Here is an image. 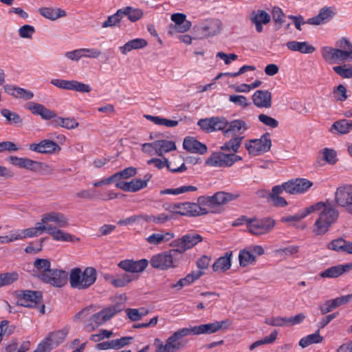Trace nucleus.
Wrapping results in <instances>:
<instances>
[{
	"mask_svg": "<svg viewBox=\"0 0 352 352\" xmlns=\"http://www.w3.org/2000/svg\"><path fill=\"white\" fill-rule=\"evenodd\" d=\"M239 197L238 194H232L224 191H219L212 196H200L197 201L202 207L208 206L214 208L216 206L226 204L229 201L234 200Z\"/></svg>",
	"mask_w": 352,
	"mask_h": 352,
	"instance_id": "5",
	"label": "nucleus"
},
{
	"mask_svg": "<svg viewBox=\"0 0 352 352\" xmlns=\"http://www.w3.org/2000/svg\"><path fill=\"white\" fill-rule=\"evenodd\" d=\"M275 225V220L270 217L252 218L248 221V230L254 235H262L271 232Z\"/></svg>",
	"mask_w": 352,
	"mask_h": 352,
	"instance_id": "8",
	"label": "nucleus"
},
{
	"mask_svg": "<svg viewBox=\"0 0 352 352\" xmlns=\"http://www.w3.org/2000/svg\"><path fill=\"white\" fill-rule=\"evenodd\" d=\"M148 45L147 41L144 38H135L128 41L120 47L123 54H126L133 50H139L145 47Z\"/></svg>",
	"mask_w": 352,
	"mask_h": 352,
	"instance_id": "37",
	"label": "nucleus"
},
{
	"mask_svg": "<svg viewBox=\"0 0 352 352\" xmlns=\"http://www.w3.org/2000/svg\"><path fill=\"white\" fill-rule=\"evenodd\" d=\"M71 87V90L80 93H89L91 91V88L89 85L77 80H72Z\"/></svg>",
	"mask_w": 352,
	"mask_h": 352,
	"instance_id": "62",
	"label": "nucleus"
},
{
	"mask_svg": "<svg viewBox=\"0 0 352 352\" xmlns=\"http://www.w3.org/2000/svg\"><path fill=\"white\" fill-rule=\"evenodd\" d=\"M204 274V272L201 271H193L184 278H181L180 280L182 282L184 287L190 285L196 280L199 279Z\"/></svg>",
	"mask_w": 352,
	"mask_h": 352,
	"instance_id": "57",
	"label": "nucleus"
},
{
	"mask_svg": "<svg viewBox=\"0 0 352 352\" xmlns=\"http://www.w3.org/2000/svg\"><path fill=\"white\" fill-rule=\"evenodd\" d=\"M53 239L56 241H72L73 236L69 233L65 232L63 230L58 229L56 226H52V230L48 232Z\"/></svg>",
	"mask_w": 352,
	"mask_h": 352,
	"instance_id": "44",
	"label": "nucleus"
},
{
	"mask_svg": "<svg viewBox=\"0 0 352 352\" xmlns=\"http://www.w3.org/2000/svg\"><path fill=\"white\" fill-rule=\"evenodd\" d=\"M126 298L120 296V301L115 305L102 309L90 316L89 320L85 321V329L91 332L94 331L99 326L103 324L110 320L116 314L122 311L125 308Z\"/></svg>",
	"mask_w": 352,
	"mask_h": 352,
	"instance_id": "2",
	"label": "nucleus"
},
{
	"mask_svg": "<svg viewBox=\"0 0 352 352\" xmlns=\"http://www.w3.org/2000/svg\"><path fill=\"white\" fill-rule=\"evenodd\" d=\"M272 141L270 133H264L259 139L247 140L245 147L249 153L252 155H258L270 150Z\"/></svg>",
	"mask_w": 352,
	"mask_h": 352,
	"instance_id": "7",
	"label": "nucleus"
},
{
	"mask_svg": "<svg viewBox=\"0 0 352 352\" xmlns=\"http://www.w3.org/2000/svg\"><path fill=\"white\" fill-rule=\"evenodd\" d=\"M212 131H225L228 124V121L223 117H212Z\"/></svg>",
	"mask_w": 352,
	"mask_h": 352,
	"instance_id": "56",
	"label": "nucleus"
},
{
	"mask_svg": "<svg viewBox=\"0 0 352 352\" xmlns=\"http://www.w3.org/2000/svg\"><path fill=\"white\" fill-rule=\"evenodd\" d=\"M34 32V28L30 25H24L19 29V34L23 38H31Z\"/></svg>",
	"mask_w": 352,
	"mask_h": 352,
	"instance_id": "63",
	"label": "nucleus"
},
{
	"mask_svg": "<svg viewBox=\"0 0 352 352\" xmlns=\"http://www.w3.org/2000/svg\"><path fill=\"white\" fill-rule=\"evenodd\" d=\"M29 149L38 153L53 154L61 150V147L54 141L45 139L38 143L29 145Z\"/></svg>",
	"mask_w": 352,
	"mask_h": 352,
	"instance_id": "18",
	"label": "nucleus"
},
{
	"mask_svg": "<svg viewBox=\"0 0 352 352\" xmlns=\"http://www.w3.org/2000/svg\"><path fill=\"white\" fill-rule=\"evenodd\" d=\"M183 147L187 151L192 153L202 155L207 151V146L193 137L185 138L183 142Z\"/></svg>",
	"mask_w": 352,
	"mask_h": 352,
	"instance_id": "25",
	"label": "nucleus"
},
{
	"mask_svg": "<svg viewBox=\"0 0 352 352\" xmlns=\"http://www.w3.org/2000/svg\"><path fill=\"white\" fill-rule=\"evenodd\" d=\"M352 130V122L346 119H342L333 122L330 131L340 135L347 134Z\"/></svg>",
	"mask_w": 352,
	"mask_h": 352,
	"instance_id": "33",
	"label": "nucleus"
},
{
	"mask_svg": "<svg viewBox=\"0 0 352 352\" xmlns=\"http://www.w3.org/2000/svg\"><path fill=\"white\" fill-rule=\"evenodd\" d=\"M170 246L173 247V249L169 251L177 260L179 259L178 256H182V254L186 251V248L184 245L182 237L173 241L170 243Z\"/></svg>",
	"mask_w": 352,
	"mask_h": 352,
	"instance_id": "45",
	"label": "nucleus"
},
{
	"mask_svg": "<svg viewBox=\"0 0 352 352\" xmlns=\"http://www.w3.org/2000/svg\"><path fill=\"white\" fill-rule=\"evenodd\" d=\"M239 260L240 265L245 267L255 261V256L251 251L243 249L239 252Z\"/></svg>",
	"mask_w": 352,
	"mask_h": 352,
	"instance_id": "51",
	"label": "nucleus"
},
{
	"mask_svg": "<svg viewBox=\"0 0 352 352\" xmlns=\"http://www.w3.org/2000/svg\"><path fill=\"white\" fill-rule=\"evenodd\" d=\"M322 209L323 210L313 226V232L316 236L324 235L329 231L331 226L337 221L339 217L338 210L330 203L323 201H319L302 210L306 217L313 212Z\"/></svg>",
	"mask_w": 352,
	"mask_h": 352,
	"instance_id": "1",
	"label": "nucleus"
},
{
	"mask_svg": "<svg viewBox=\"0 0 352 352\" xmlns=\"http://www.w3.org/2000/svg\"><path fill=\"white\" fill-rule=\"evenodd\" d=\"M223 29V23L218 19H207L203 21L197 30L203 38H209L219 34Z\"/></svg>",
	"mask_w": 352,
	"mask_h": 352,
	"instance_id": "15",
	"label": "nucleus"
},
{
	"mask_svg": "<svg viewBox=\"0 0 352 352\" xmlns=\"http://www.w3.org/2000/svg\"><path fill=\"white\" fill-rule=\"evenodd\" d=\"M321 53L322 58L330 63H336L338 60H352V51H344L338 48L323 47Z\"/></svg>",
	"mask_w": 352,
	"mask_h": 352,
	"instance_id": "14",
	"label": "nucleus"
},
{
	"mask_svg": "<svg viewBox=\"0 0 352 352\" xmlns=\"http://www.w3.org/2000/svg\"><path fill=\"white\" fill-rule=\"evenodd\" d=\"M17 298L16 305L33 308L42 302L43 294L41 291L18 290L14 292Z\"/></svg>",
	"mask_w": 352,
	"mask_h": 352,
	"instance_id": "6",
	"label": "nucleus"
},
{
	"mask_svg": "<svg viewBox=\"0 0 352 352\" xmlns=\"http://www.w3.org/2000/svg\"><path fill=\"white\" fill-rule=\"evenodd\" d=\"M147 164H154V166L158 169H162L166 166L170 172L173 173L183 172L187 169V167L184 163H183L180 166H178L177 168H172L170 163L166 157H164V161L159 158H152L147 161Z\"/></svg>",
	"mask_w": 352,
	"mask_h": 352,
	"instance_id": "31",
	"label": "nucleus"
},
{
	"mask_svg": "<svg viewBox=\"0 0 352 352\" xmlns=\"http://www.w3.org/2000/svg\"><path fill=\"white\" fill-rule=\"evenodd\" d=\"M241 129H243V131L248 129L245 122L242 120H234L230 122H228L226 129L223 131V134L228 137L230 135H234L236 136L237 133H241L240 132Z\"/></svg>",
	"mask_w": 352,
	"mask_h": 352,
	"instance_id": "35",
	"label": "nucleus"
},
{
	"mask_svg": "<svg viewBox=\"0 0 352 352\" xmlns=\"http://www.w3.org/2000/svg\"><path fill=\"white\" fill-rule=\"evenodd\" d=\"M322 340L323 337L320 335V329H318L314 333L301 338L299 342V345L302 348H305L312 344L320 343Z\"/></svg>",
	"mask_w": 352,
	"mask_h": 352,
	"instance_id": "41",
	"label": "nucleus"
},
{
	"mask_svg": "<svg viewBox=\"0 0 352 352\" xmlns=\"http://www.w3.org/2000/svg\"><path fill=\"white\" fill-rule=\"evenodd\" d=\"M336 13L329 7H324L320 9L319 13L307 20V24L313 25H319L323 23H328L333 16Z\"/></svg>",
	"mask_w": 352,
	"mask_h": 352,
	"instance_id": "23",
	"label": "nucleus"
},
{
	"mask_svg": "<svg viewBox=\"0 0 352 352\" xmlns=\"http://www.w3.org/2000/svg\"><path fill=\"white\" fill-rule=\"evenodd\" d=\"M38 12L43 16L52 21L66 16V12L60 8L43 7L38 9Z\"/></svg>",
	"mask_w": 352,
	"mask_h": 352,
	"instance_id": "36",
	"label": "nucleus"
},
{
	"mask_svg": "<svg viewBox=\"0 0 352 352\" xmlns=\"http://www.w3.org/2000/svg\"><path fill=\"white\" fill-rule=\"evenodd\" d=\"M1 113L10 124L19 125L23 124L22 118L15 112L11 111L8 109H3L1 111Z\"/></svg>",
	"mask_w": 352,
	"mask_h": 352,
	"instance_id": "49",
	"label": "nucleus"
},
{
	"mask_svg": "<svg viewBox=\"0 0 352 352\" xmlns=\"http://www.w3.org/2000/svg\"><path fill=\"white\" fill-rule=\"evenodd\" d=\"M232 252H227L225 254L217 258L212 265V270L214 272H226L231 267V256Z\"/></svg>",
	"mask_w": 352,
	"mask_h": 352,
	"instance_id": "32",
	"label": "nucleus"
},
{
	"mask_svg": "<svg viewBox=\"0 0 352 352\" xmlns=\"http://www.w3.org/2000/svg\"><path fill=\"white\" fill-rule=\"evenodd\" d=\"M154 149L156 154L162 157L164 153H168L176 149V144L173 141L168 140H157L153 142Z\"/></svg>",
	"mask_w": 352,
	"mask_h": 352,
	"instance_id": "34",
	"label": "nucleus"
},
{
	"mask_svg": "<svg viewBox=\"0 0 352 352\" xmlns=\"http://www.w3.org/2000/svg\"><path fill=\"white\" fill-rule=\"evenodd\" d=\"M188 336H189L188 328H182L174 332L166 340V344H163L159 338H155L154 341L155 352H177L187 344L188 341L182 338Z\"/></svg>",
	"mask_w": 352,
	"mask_h": 352,
	"instance_id": "4",
	"label": "nucleus"
},
{
	"mask_svg": "<svg viewBox=\"0 0 352 352\" xmlns=\"http://www.w3.org/2000/svg\"><path fill=\"white\" fill-rule=\"evenodd\" d=\"M132 340L133 338L131 336L122 337L119 339L100 342L96 345V349L98 350H118L129 344Z\"/></svg>",
	"mask_w": 352,
	"mask_h": 352,
	"instance_id": "22",
	"label": "nucleus"
},
{
	"mask_svg": "<svg viewBox=\"0 0 352 352\" xmlns=\"http://www.w3.org/2000/svg\"><path fill=\"white\" fill-rule=\"evenodd\" d=\"M252 100L255 106L259 108L272 107V94L267 90H257L252 95Z\"/></svg>",
	"mask_w": 352,
	"mask_h": 352,
	"instance_id": "24",
	"label": "nucleus"
},
{
	"mask_svg": "<svg viewBox=\"0 0 352 352\" xmlns=\"http://www.w3.org/2000/svg\"><path fill=\"white\" fill-rule=\"evenodd\" d=\"M352 270V263H348L344 265H337L330 267L320 273V276L323 278H336L343 274L349 272Z\"/></svg>",
	"mask_w": 352,
	"mask_h": 352,
	"instance_id": "21",
	"label": "nucleus"
},
{
	"mask_svg": "<svg viewBox=\"0 0 352 352\" xmlns=\"http://www.w3.org/2000/svg\"><path fill=\"white\" fill-rule=\"evenodd\" d=\"M34 267L38 272L37 275L49 273L52 270L51 263L46 258H36L34 262Z\"/></svg>",
	"mask_w": 352,
	"mask_h": 352,
	"instance_id": "43",
	"label": "nucleus"
},
{
	"mask_svg": "<svg viewBox=\"0 0 352 352\" xmlns=\"http://www.w3.org/2000/svg\"><path fill=\"white\" fill-rule=\"evenodd\" d=\"M346 241L342 238H338L332 240L327 244V248L336 252H345Z\"/></svg>",
	"mask_w": 352,
	"mask_h": 352,
	"instance_id": "54",
	"label": "nucleus"
},
{
	"mask_svg": "<svg viewBox=\"0 0 352 352\" xmlns=\"http://www.w3.org/2000/svg\"><path fill=\"white\" fill-rule=\"evenodd\" d=\"M288 193L291 195L300 194L306 192L313 186V183L307 179L297 178L286 182Z\"/></svg>",
	"mask_w": 352,
	"mask_h": 352,
	"instance_id": "20",
	"label": "nucleus"
},
{
	"mask_svg": "<svg viewBox=\"0 0 352 352\" xmlns=\"http://www.w3.org/2000/svg\"><path fill=\"white\" fill-rule=\"evenodd\" d=\"M286 46L290 51L298 52L302 54H312L316 50V48L307 41H290L286 43Z\"/></svg>",
	"mask_w": 352,
	"mask_h": 352,
	"instance_id": "30",
	"label": "nucleus"
},
{
	"mask_svg": "<svg viewBox=\"0 0 352 352\" xmlns=\"http://www.w3.org/2000/svg\"><path fill=\"white\" fill-rule=\"evenodd\" d=\"M16 233L19 237V240H22L26 238L35 237L39 235L34 227L24 230H17Z\"/></svg>",
	"mask_w": 352,
	"mask_h": 352,
	"instance_id": "60",
	"label": "nucleus"
},
{
	"mask_svg": "<svg viewBox=\"0 0 352 352\" xmlns=\"http://www.w3.org/2000/svg\"><path fill=\"white\" fill-rule=\"evenodd\" d=\"M241 160V157L234 153L226 154L221 152H215L212 153L206 160V164L212 167H228Z\"/></svg>",
	"mask_w": 352,
	"mask_h": 352,
	"instance_id": "9",
	"label": "nucleus"
},
{
	"mask_svg": "<svg viewBox=\"0 0 352 352\" xmlns=\"http://www.w3.org/2000/svg\"><path fill=\"white\" fill-rule=\"evenodd\" d=\"M183 242L186 250L192 248L199 242L202 241L203 237L199 234H186L182 236Z\"/></svg>",
	"mask_w": 352,
	"mask_h": 352,
	"instance_id": "42",
	"label": "nucleus"
},
{
	"mask_svg": "<svg viewBox=\"0 0 352 352\" xmlns=\"http://www.w3.org/2000/svg\"><path fill=\"white\" fill-rule=\"evenodd\" d=\"M210 211L197 203L182 202L176 204V214L198 217L208 214Z\"/></svg>",
	"mask_w": 352,
	"mask_h": 352,
	"instance_id": "10",
	"label": "nucleus"
},
{
	"mask_svg": "<svg viewBox=\"0 0 352 352\" xmlns=\"http://www.w3.org/2000/svg\"><path fill=\"white\" fill-rule=\"evenodd\" d=\"M97 278L96 270L87 267L83 271L79 267L72 269L69 273V284L71 287L79 290L88 289L94 284Z\"/></svg>",
	"mask_w": 352,
	"mask_h": 352,
	"instance_id": "3",
	"label": "nucleus"
},
{
	"mask_svg": "<svg viewBox=\"0 0 352 352\" xmlns=\"http://www.w3.org/2000/svg\"><path fill=\"white\" fill-rule=\"evenodd\" d=\"M51 344V342L46 337L38 344L34 352H50L54 349Z\"/></svg>",
	"mask_w": 352,
	"mask_h": 352,
	"instance_id": "64",
	"label": "nucleus"
},
{
	"mask_svg": "<svg viewBox=\"0 0 352 352\" xmlns=\"http://www.w3.org/2000/svg\"><path fill=\"white\" fill-rule=\"evenodd\" d=\"M336 204L344 208L346 212L352 215V185H344L338 187L335 192Z\"/></svg>",
	"mask_w": 352,
	"mask_h": 352,
	"instance_id": "12",
	"label": "nucleus"
},
{
	"mask_svg": "<svg viewBox=\"0 0 352 352\" xmlns=\"http://www.w3.org/2000/svg\"><path fill=\"white\" fill-rule=\"evenodd\" d=\"M122 18L123 16L121 9H119L114 14L109 16L107 20L102 23V27L103 28H107L109 27L119 26Z\"/></svg>",
	"mask_w": 352,
	"mask_h": 352,
	"instance_id": "52",
	"label": "nucleus"
},
{
	"mask_svg": "<svg viewBox=\"0 0 352 352\" xmlns=\"http://www.w3.org/2000/svg\"><path fill=\"white\" fill-rule=\"evenodd\" d=\"M145 118L154 122L155 124L157 125H164L167 127H174L178 125L179 122L177 120H171L164 118H160L159 116H149L146 115L144 116Z\"/></svg>",
	"mask_w": 352,
	"mask_h": 352,
	"instance_id": "47",
	"label": "nucleus"
},
{
	"mask_svg": "<svg viewBox=\"0 0 352 352\" xmlns=\"http://www.w3.org/2000/svg\"><path fill=\"white\" fill-rule=\"evenodd\" d=\"M323 159L329 164H335L337 161V153L333 149L325 148L322 150Z\"/></svg>",
	"mask_w": 352,
	"mask_h": 352,
	"instance_id": "59",
	"label": "nucleus"
},
{
	"mask_svg": "<svg viewBox=\"0 0 352 352\" xmlns=\"http://www.w3.org/2000/svg\"><path fill=\"white\" fill-rule=\"evenodd\" d=\"M270 19V15L266 11L262 10H258L257 12L253 11L250 15V21L255 25L258 32L263 31L262 24H267Z\"/></svg>",
	"mask_w": 352,
	"mask_h": 352,
	"instance_id": "27",
	"label": "nucleus"
},
{
	"mask_svg": "<svg viewBox=\"0 0 352 352\" xmlns=\"http://www.w3.org/2000/svg\"><path fill=\"white\" fill-rule=\"evenodd\" d=\"M152 178V174L146 173L144 176V179L135 178L131 182H119L116 184V186L125 192H135L147 186L148 182Z\"/></svg>",
	"mask_w": 352,
	"mask_h": 352,
	"instance_id": "17",
	"label": "nucleus"
},
{
	"mask_svg": "<svg viewBox=\"0 0 352 352\" xmlns=\"http://www.w3.org/2000/svg\"><path fill=\"white\" fill-rule=\"evenodd\" d=\"M150 263L153 268L162 270L174 268L178 265L177 258L170 251L164 252L153 256Z\"/></svg>",
	"mask_w": 352,
	"mask_h": 352,
	"instance_id": "11",
	"label": "nucleus"
},
{
	"mask_svg": "<svg viewBox=\"0 0 352 352\" xmlns=\"http://www.w3.org/2000/svg\"><path fill=\"white\" fill-rule=\"evenodd\" d=\"M333 95L337 101H344L347 99L346 89L343 85L333 88Z\"/></svg>",
	"mask_w": 352,
	"mask_h": 352,
	"instance_id": "58",
	"label": "nucleus"
},
{
	"mask_svg": "<svg viewBox=\"0 0 352 352\" xmlns=\"http://www.w3.org/2000/svg\"><path fill=\"white\" fill-rule=\"evenodd\" d=\"M174 238V234L173 232H162L160 233H153L146 238V241L149 244L159 245L163 242H167Z\"/></svg>",
	"mask_w": 352,
	"mask_h": 352,
	"instance_id": "38",
	"label": "nucleus"
},
{
	"mask_svg": "<svg viewBox=\"0 0 352 352\" xmlns=\"http://www.w3.org/2000/svg\"><path fill=\"white\" fill-rule=\"evenodd\" d=\"M67 334L68 330L63 329L50 333L47 338L51 342V345L55 348L65 340Z\"/></svg>",
	"mask_w": 352,
	"mask_h": 352,
	"instance_id": "40",
	"label": "nucleus"
},
{
	"mask_svg": "<svg viewBox=\"0 0 352 352\" xmlns=\"http://www.w3.org/2000/svg\"><path fill=\"white\" fill-rule=\"evenodd\" d=\"M243 139V136H234L230 140L227 141L223 146L221 147V150L232 151L236 153L241 146Z\"/></svg>",
	"mask_w": 352,
	"mask_h": 352,
	"instance_id": "46",
	"label": "nucleus"
},
{
	"mask_svg": "<svg viewBox=\"0 0 352 352\" xmlns=\"http://www.w3.org/2000/svg\"><path fill=\"white\" fill-rule=\"evenodd\" d=\"M135 279L134 276L123 274L111 280V283L116 287H123Z\"/></svg>",
	"mask_w": 352,
	"mask_h": 352,
	"instance_id": "50",
	"label": "nucleus"
},
{
	"mask_svg": "<svg viewBox=\"0 0 352 352\" xmlns=\"http://www.w3.org/2000/svg\"><path fill=\"white\" fill-rule=\"evenodd\" d=\"M8 160L13 165L30 170H35L37 166H41L43 164L41 162L29 158L18 157L16 156H10Z\"/></svg>",
	"mask_w": 352,
	"mask_h": 352,
	"instance_id": "26",
	"label": "nucleus"
},
{
	"mask_svg": "<svg viewBox=\"0 0 352 352\" xmlns=\"http://www.w3.org/2000/svg\"><path fill=\"white\" fill-rule=\"evenodd\" d=\"M147 259L142 258L139 261L125 259L118 263V267L127 272L140 273L143 272L148 266Z\"/></svg>",
	"mask_w": 352,
	"mask_h": 352,
	"instance_id": "19",
	"label": "nucleus"
},
{
	"mask_svg": "<svg viewBox=\"0 0 352 352\" xmlns=\"http://www.w3.org/2000/svg\"><path fill=\"white\" fill-rule=\"evenodd\" d=\"M43 283H48L56 287H61L66 285L68 280V274L62 270L52 269L47 274L37 275Z\"/></svg>",
	"mask_w": 352,
	"mask_h": 352,
	"instance_id": "13",
	"label": "nucleus"
},
{
	"mask_svg": "<svg viewBox=\"0 0 352 352\" xmlns=\"http://www.w3.org/2000/svg\"><path fill=\"white\" fill-rule=\"evenodd\" d=\"M230 324L229 320L215 321L212 323L203 324L188 328L189 335L210 334L221 329L226 328Z\"/></svg>",
	"mask_w": 352,
	"mask_h": 352,
	"instance_id": "16",
	"label": "nucleus"
},
{
	"mask_svg": "<svg viewBox=\"0 0 352 352\" xmlns=\"http://www.w3.org/2000/svg\"><path fill=\"white\" fill-rule=\"evenodd\" d=\"M42 221L45 223L54 222L58 227L66 228L69 225L68 219L60 212H51L45 213L42 216Z\"/></svg>",
	"mask_w": 352,
	"mask_h": 352,
	"instance_id": "29",
	"label": "nucleus"
},
{
	"mask_svg": "<svg viewBox=\"0 0 352 352\" xmlns=\"http://www.w3.org/2000/svg\"><path fill=\"white\" fill-rule=\"evenodd\" d=\"M171 20L175 23L173 28L177 32L184 33L188 31L192 23L186 20V15L183 13H174L171 15Z\"/></svg>",
	"mask_w": 352,
	"mask_h": 352,
	"instance_id": "28",
	"label": "nucleus"
},
{
	"mask_svg": "<svg viewBox=\"0 0 352 352\" xmlns=\"http://www.w3.org/2000/svg\"><path fill=\"white\" fill-rule=\"evenodd\" d=\"M278 331L276 330H274L269 336L264 338L263 339L257 340L253 342L249 347L250 351L254 350L255 348L262 345V344H268L273 343L277 338Z\"/></svg>",
	"mask_w": 352,
	"mask_h": 352,
	"instance_id": "53",
	"label": "nucleus"
},
{
	"mask_svg": "<svg viewBox=\"0 0 352 352\" xmlns=\"http://www.w3.org/2000/svg\"><path fill=\"white\" fill-rule=\"evenodd\" d=\"M122 16H126L128 19L131 22H136L140 20L144 15V12L141 9L134 8L131 6H126L121 8Z\"/></svg>",
	"mask_w": 352,
	"mask_h": 352,
	"instance_id": "39",
	"label": "nucleus"
},
{
	"mask_svg": "<svg viewBox=\"0 0 352 352\" xmlns=\"http://www.w3.org/2000/svg\"><path fill=\"white\" fill-rule=\"evenodd\" d=\"M18 278L19 275L16 272L0 274V287L11 285Z\"/></svg>",
	"mask_w": 352,
	"mask_h": 352,
	"instance_id": "55",
	"label": "nucleus"
},
{
	"mask_svg": "<svg viewBox=\"0 0 352 352\" xmlns=\"http://www.w3.org/2000/svg\"><path fill=\"white\" fill-rule=\"evenodd\" d=\"M333 69L337 74L344 78H352V66L348 68L346 67V65L335 66Z\"/></svg>",
	"mask_w": 352,
	"mask_h": 352,
	"instance_id": "61",
	"label": "nucleus"
},
{
	"mask_svg": "<svg viewBox=\"0 0 352 352\" xmlns=\"http://www.w3.org/2000/svg\"><path fill=\"white\" fill-rule=\"evenodd\" d=\"M197 188L194 186H183L177 188H166L160 191V194L163 195H179L190 191H196Z\"/></svg>",
	"mask_w": 352,
	"mask_h": 352,
	"instance_id": "48",
	"label": "nucleus"
}]
</instances>
